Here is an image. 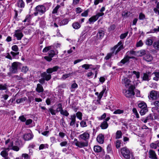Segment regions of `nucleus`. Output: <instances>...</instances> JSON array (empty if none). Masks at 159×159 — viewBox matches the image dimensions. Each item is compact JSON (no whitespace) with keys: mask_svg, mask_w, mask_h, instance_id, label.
<instances>
[{"mask_svg":"<svg viewBox=\"0 0 159 159\" xmlns=\"http://www.w3.org/2000/svg\"><path fill=\"white\" fill-rule=\"evenodd\" d=\"M119 47L116 50V54L119 52L121 50L123 49V44L122 43L121 41L119 42L118 44L115 45L114 47V49H116Z\"/></svg>","mask_w":159,"mask_h":159,"instance_id":"4468645a","label":"nucleus"},{"mask_svg":"<svg viewBox=\"0 0 159 159\" xmlns=\"http://www.w3.org/2000/svg\"><path fill=\"white\" fill-rule=\"evenodd\" d=\"M80 126L82 127H84L87 126L86 122L84 120H82L80 122Z\"/></svg>","mask_w":159,"mask_h":159,"instance_id":"de8ad7c7","label":"nucleus"},{"mask_svg":"<svg viewBox=\"0 0 159 159\" xmlns=\"http://www.w3.org/2000/svg\"><path fill=\"white\" fill-rule=\"evenodd\" d=\"M33 135L31 133L25 134L24 135L23 138L25 140L28 141L33 138Z\"/></svg>","mask_w":159,"mask_h":159,"instance_id":"aec40b11","label":"nucleus"},{"mask_svg":"<svg viewBox=\"0 0 159 159\" xmlns=\"http://www.w3.org/2000/svg\"><path fill=\"white\" fill-rule=\"evenodd\" d=\"M19 63L15 62L13 63L11 65V71L13 73H16L17 71V68Z\"/></svg>","mask_w":159,"mask_h":159,"instance_id":"9b49d317","label":"nucleus"},{"mask_svg":"<svg viewBox=\"0 0 159 159\" xmlns=\"http://www.w3.org/2000/svg\"><path fill=\"white\" fill-rule=\"evenodd\" d=\"M12 50L16 52H17L19 51V48L18 46L16 45H14L11 47Z\"/></svg>","mask_w":159,"mask_h":159,"instance_id":"79ce46f5","label":"nucleus"},{"mask_svg":"<svg viewBox=\"0 0 159 159\" xmlns=\"http://www.w3.org/2000/svg\"><path fill=\"white\" fill-rule=\"evenodd\" d=\"M35 11L36 12L34 13L35 16H36L39 13L42 15L46 11V8L43 5H38L35 7Z\"/></svg>","mask_w":159,"mask_h":159,"instance_id":"39448f33","label":"nucleus"},{"mask_svg":"<svg viewBox=\"0 0 159 159\" xmlns=\"http://www.w3.org/2000/svg\"><path fill=\"white\" fill-rule=\"evenodd\" d=\"M11 149L16 151H18L20 149V148L18 146L15 145L13 146Z\"/></svg>","mask_w":159,"mask_h":159,"instance_id":"8fccbe9b","label":"nucleus"},{"mask_svg":"<svg viewBox=\"0 0 159 159\" xmlns=\"http://www.w3.org/2000/svg\"><path fill=\"white\" fill-rule=\"evenodd\" d=\"M19 119L22 122H25L26 120V119L23 116H20Z\"/></svg>","mask_w":159,"mask_h":159,"instance_id":"774afa93","label":"nucleus"},{"mask_svg":"<svg viewBox=\"0 0 159 159\" xmlns=\"http://www.w3.org/2000/svg\"><path fill=\"white\" fill-rule=\"evenodd\" d=\"M124 111L123 110L118 109L115 111L113 113L114 114H120L123 113Z\"/></svg>","mask_w":159,"mask_h":159,"instance_id":"72a5a7b5","label":"nucleus"},{"mask_svg":"<svg viewBox=\"0 0 159 159\" xmlns=\"http://www.w3.org/2000/svg\"><path fill=\"white\" fill-rule=\"evenodd\" d=\"M22 157L24 158V159H30V156L26 153H23L22 154Z\"/></svg>","mask_w":159,"mask_h":159,"instance_id":"a18cd8bd","label":"nucleus"},{"mask_svg":"<svg viewBox=\"0 0 159 159\" xmlns=\"http://www.w3.org/2000/svg\"><path fill=\"white\" fill-rule=\"evenodd\" d=\"M122 133L121 131L118 130L116 134V138L118 139L121 138Z\"/></svg>","mask_w":159,"mask_h":159,"instance_id":"c85d7f7f","label":"nucleus"},{"mask_svg":"<svg viewBox=\"0 0 159 159\" xmlns=\"http://www.w3.org/2000/svg\"><path fill=\"white\" fill-rule=\"evenodd\" d=\"M48 54L49 56L50 57H53L55 55L54 51L53 50H50L48 53Z\"/></svg>","mask_w":159,"mask_h":159,"instance_id":"864d4df0","label":"nucleus"},{"mask_svg":"<svg viewBox=\"0 0 159 159\" xmlns=\"http://www.w3.org/2000/svg\"><path fill=\"white\" fill-rule=\"evenodd\" d=\"M7 88V85L6 84H0V90H5Z\"/></svg>","mask_w":159,"mask_h":159,"instance_id":"58836bf2","label":"nucleus"},{"mask_svg":"<svg viewBox=\"0 0 159 159\" xmlns=\"http://www.w3.org/2000/svg\"><path fill=\"white\" fill-rule=\"evenodd\" d=\"M121 142L120 140H118L116 143V146L117 148H119L120 147Z\"/></svg>","mask_w":159,"mask_h":159,"instance_id":"4d7b16f0","label":"nucleus"},{"mask_svg":"<svg viewBox=\"0 0 159 159\" xmlns=\"http://www.w3.org/2000/svg\"><path fill=\"white\" fill-rule=\"evenodd\" d=\"M103 0H94V4L95 5H98L100 3H102Z\"/></svg>","mask_w":159,"mask_h":159,"instance_id":"6e6d98bb","label":"nucleus"},{"mask_svg":"<svg viewBox=\"0 0 159 159\" xmlns=\"http://www.w3.org/2000/svg\"><path fill=\"white\" fill-rule=\"evenodd\" d=\"M60 111V113L61 115L66 116H68L69 115V113L66 110H64L62 109L60 110V111Z\"/></svg>","mask_w":159,"mask_h":159,"instance_id":"c756f323","label":"nucleus"},{"mask_svg":"<svg viewBox=\"0 0 159 159\" xmlns=\"http://www.w3.org/2000/svg\"><path fill=\"white\" fill-rule=\"evenodd\" d=\"M58 107L57 108V112H59L60 110L62 109V105L61 103H59L57 105Z\"/></svg>","mask_w":159,"mask_h":159,"instance_id":"bf43d9fd","label":"nucleus"},{"mask_svg":"<svg viewBox=\"0 0 159 159\" xmlns=\"http://www.w3.org/2000/svg\"><path fill=\"white\" fill-rule=\"evenodd\" d=\"M90 66V65L85 64L82 65V67L84 68L85 70H88Z\"/></svg>","mask_w":159,"mask_h":159,"instance_id":"680f3d73","label":"nucleus"},{"mask_svg":"<svg viewBox=\"0 0 159 159\" xmlns=\"http://www.w3.org/2000/svg\"><path fill=\"white\" fill-rule=\"evenodd\" d=\"M143 59L147 61L150 62L153 59V57L150 54L149 52H147L145 55L143 56Z\"/></svg>","mask_w":159,"mask_h":159,"instance_id":"2eb2a0df","label":"nucleus"},{"mask_svg":"<svg viewBox=\"0 0 159 159\" xmlns=\"http://www.w3.org/2000/svg\"><path fill=\"white\" fill-rule=\"evenodd\" d=\"M153 11L156 14L159 15V2L157 3L156 7L154 8Z\"/></svg>","mask_w":159,"mask_h":159,"instance_id":"cd10ccee","label":"nucleus"},{"mask_svg":"<svg viewBox=\"0 0 159 159\" xmlns=\"http://www.w3.org/2000/svg\"><path fill=\"white\" fill-rule=\"evenodd\" d=\"M69 22L68 20L67 19H65L61 20L60 23L61 25H64L67 24Z\"/></svg>","mask_w":159,"mask_h":159,"instance_id":"2f4dec72","label":"nucleus"},{"mask_svg":"<svg viewBox=\"0 0 159 159\" xmlns=\"http://www.w3.org/2000/svg\"><path fill=\"white\" fill-rule=\"evenodd\" d=\"M132 73V75H134L136 76L137 79H139L140 77V73L139 72H136L135 71H133Z\"/></svg>","mask_w":159,"mask_h":159,"instance_id":"4c0bfd02","label":"nucleus"},{"mask_svg":"<svg viewBox=\"0 0 159 159\" xmlns=\"http://www.w3.org/2000/svg\"><path fill=\"white\" fill-rule=\"evenodd\" d=\"M155 77L153 78V79L156 80H157L159 78V72H156L155 74Z\"/></svg>","mask_w":159,"mask_h":159,"instance_id":"69168bd1","label":"nucleus"},{"mask_svg":"<svg viewBox=\"0 0 159 159\" xmlns=\"http://www.w3.org/2000/svg\"><path fill=\"white\" fill-rule=\"evenodd\" d=\"M104 32L102 30H99L97 34V38L98 39H102L104 36Z\"/></svg>","mask_w":159,"mask_h":159,"instance_id":"412c9836","label":"nucleus"},{"mask_svg":"<svg viewBox=\"0 0 159 159\" xmlns=\"http://www.w3.org/2000/svg\"><path fill=\"white\" fill-rule=\"evenodd\" d=\"M157 142L155 143H152L150 145V147L152 148L156 149L157 148V144H156Z\"/></svg>","mask_w":159,"mask_h":159,"instance_id":"c03bdc74","label":"nucleus"},{"mask_svg":"<svg viewBox=\"0 0 159 159\" xmlns=\"http://www.w3.org/2000/svg\"><path fill=\"white\" fill-rule=\"evenodd\" d=\"M23 36L22 33L20 30H17L15 31L14 36L16 37L17 40H21Z\"/></svg>","mask_w":159,"mask_h":159,"instance_id":"f8f14e48","label":"nucleus"},{"mask_svg":"<svg viewBox=\"0 0 159 159\" xmlns=\"http://www.w3.org/2000/svg\"><path fill=\"white\" fill-rule=\"evenodd\" d=\"M72 26L74 29H78L81 26L80 24L78 22H75L73 23L72 24Z\"/></svg>","mask_w":159,"mask_h":159,"instance_id":"bb28decb","label":"nucleus"},{"mask_svg":"<svg viewBox=\"0 0 159 159\" xmlns=\"http://www.w3.org/2000/svg\"><path fill=\"white\" fill-rule=\"evenodd\" d=\"M108 125L107 122L106 121H103L101 124L100 127L102 129H106L108 127Z\"/></svg>","mask_w":159,"mask_h":159,"instance_id":"5701e85b","label":"nucleus"},{"mask_svg":"<svg viewBox=\"0 0 159 159\" xmlns=\"http://www.w3.org/2000/svg\"><path fill=\"white\" fill-rule=\"evenodd\" d=\"M105 91V89H104L101 92H100L98 96V100L97 101H99L102 97V96Z\"/></svg>","mask_w":159,"mask_h":159,"instance_id":"7c9ffc66","label":"nucleus"},{"mask_svg":"<svg viewBox=\"0 0 159 159\" xmlns=\"http://www.w3.org/2000/svg\"><path fill=\"white\" fill-rule=\"evenodd\" d=\"M131 90L125 89L123 90V93L125 95L127 98H132L134 97V92L133 91L134 87L133 85H131L130 86Z\"/></svg>","mask_w":159,"mask_h":159,"instance_id":"20e7f679","label":"nucleus"},{"mask_svg":"<svg viewBox=\"0 0 159 159\" xmlns=\"http://www.w3.org/2000/svg\"><path fill=\"white\" fill-rule=\"evenodd\" d=\"M2 151L0 153V155L5 158L8 157V152L9 151V148H2Z\"/></svg>","mask_w":159,"mask_h":159,"instance_id":"6e6552de","label":"nucleus"},{"mask_svg":"<svg viewBox=\"0 0 159 159\" xmlns=\"http://www.w3.org/2000/svg\"><path fill=\"white\" fill-rule=\"evenodd\" d=\"M128 32H127L125 33L121 34L120 36V38L121 39H123L125 38L127 35Z\"/></svg>","mask_w":159,"mask_h":159,"instance_id":"37998d69","label":"nucleus"},{"mask_svg":"<svg viewBox=\"0 0 159 159\" xmlns=\"http://www.w3.org/2000/svg\"><path fill=\"white\" fill-rule=\"evenodd\" d=\"M88 11L86 10L81 13V16H82L86 17L88 15Z\"/></svg>","mask_w":159,"mask_h":159,"instance_id":"0e129e2a","label":"nucleus"},{"mask_svg":"<svg viewBox=\"0 0 159 159\" xmlns=\"http://www.w3.org/2000/svg\"><path fill=\"white\" fill-rule=\"evenodd\" d=\"M36 90V91L39 93L42 92L43 91V86L39 84H37V87Z\"/></svg>","mask_w":159,"mask_h":159,"instance_id":"4be33fe9","label":"nucleus"},{"mask_svg":"<svg viewBox=\"0 0 159 159\" xmlns=\"http://www.w3.org/2000/svg\"><path fill=\"white\" fill-rule=\"evenodd\" d=\"M52 46H49L48 47H46L43 50V52H47L48 51L50 50Z\"/></svg>","mask_w":159,"mask_h":159,"instance_id":"3c124183","label":"nucleus"},{"mask_svg":"<svg viewBox=\"0 0 159 159\" xmlns=\"http://www.w3.org/2000/svg\"><path fill=\"white\" fill-rule=\"evenodd\" d=\"M102 148L99 146H95L94 147V150L97 152H99L102 151Z\"/></svg>","mask_w":159,"mask_h":159,"instance_id":"b1692460","label":"nucleus"},{"mask_svg":"<svg viewBox=\"0 0 159 159\" xmlns=\"http://www.w3.org/2000/svg\"><path fill=\"white\" fill-rule=\"evenodd\" d=\"M74 143L76 146L80 148L87 147L88 145V141H85V142L79 141L76 139H74Z\"/></svg>","mask_w":159,"mask_h":159,"instance_id":"0eeeda50","label":"nucleus"},{"mask_svg":"<svg viewBox=\"0 0 159 159\" xmlns=\"http://www.w3.org/2000/svg\"><path fill=\"white\" fill-rule=\"evenodd\" d=\"M60 68L57 66H54L52 68H49L47 70L46 72H44L42 73L41 76L45 80L48 81L51 78V75L50 74L57 71Z\"/></svg>","mask_w":159,"mask_h":159,"instance_id":"f257e3e1","label":"nucleus"},{"mask_svg":"<svg viewBox=\"0 0 159 159\" xmlns=\"http://www.w3.org/2000/svg\"><path fill=\"white\" fill-rule=\"evenodd\" d=\"M69 119L70 120L69 123V125L73 127H75V123H76V115L74 114L70 116Z\"/></svg>","mask_w":159,"mask_h":159,"instance_id":"9d476101","label":"nucleus"},{"mask_svg":"<svg viewBox=\"0 0 159 159\" xmlns=\"http://www.w3.org/2000/svg\"><path fill=\"white\" fill-rule=\"evenodd\" d=\"M152 39L151 38H148L146 41V44L148 46H150L152 45Z\"/></svg>","mask_w":159,"mask_h":159,"instance_id":"a878e982","label":"nucleus"},{"mask_svg":"<svg viewBox=\"0 0 159 159\" xmlns=\"http://www.w3.org/2000/svg\"><path fill=\"white\" fill-rule=\"evenodd\" d=\"M31 18V16L30 15H27L25 19L24 20L23 22H25L26 21L27 22H29Z\"/></svg>","mask_w":159,"mask_h":159,"instance_id":"603ef678","label":"nucleus"},{"mask_svg":"<svg viewBox=\"0 0 159 159\" xmlns=\"http://www.w3.org/2000/svg\"><path fill=\"white\" fill-rule=\"evenodd\" d=\"M17 5L18 7L23 8L24 7L25 3L22 0H19L17 2Z\"/></svg>","mask_w":159,"mask_h":159,"instance_id":"393cba45","label":"nucleus"},{"mask_svg":"<svg viewBox=\"0 0 159 159\" xmlns=\"http://www.w3.org/2000/svg\"><path fill=\"white\" fill-rule=\"evenodd\" d=\"M149 157L151 159H157V155L155 152L152 150H150L149 151Z\"/></svg>","mask_w":159,"mask_h":159,"instance_id":"f3484780","label":"nucleus"},{"mask_svg":"<svg viewBox=\"0 0 159 159\" xmlns=\"http://www.w3.org/2000/svg\"><path fill=\"white\" fill-rule=\"evenodd\" d=\"M143 45V43L141 40H139L137 43L136 46L137 47H141Z\"/></svg>","mask_w":159,"mask_h":159,"instance_id":"5fc2aeb1","label":"nucleus"},{"mask_svg":"<svg viewBox=\"0 0 159 159\" xmlns=\"http://www.w3.org/2000/svg\"><path fill=\"white\" fill-rule=\"evenodd\" d=\"M145 16L144 14L141 13L139 15V19L140 20H143L145 19Z\"/></svg>","mask_w":159,"mask_h":159,"instance_id":"49530a36","label":"nucleus"},{"mask_svg":"<svg viewBox=\"0 0 159 159\" xmlns=\"http://www.w3.org/2000/svg\"><path fill=\"white\" fill-rule=\"evenodd\" d=\"M76 116H77V118L80 120H81L82 119V113L80 112H78L76 114Z\"/></svg>","mask_w":159,"mask_h":159,"instance_id":"f704fd0d","label":"nucleus"},{"mask_svg":"<svg viewBox=\"0 0 159 159\" xmlns=\"http://www.w3.org/2000/svg\"><path fill=\"white\" fill-rule=\"evenodd\" d=\"M148 51H146L144 50H141L139 52V56H144L145 55H146L147 52Z\"/></svg>","mask_w":159,"mask_h":159,"instance_id":"e433bc0d","label":"nucleus"},{"mask_svg":"<svg viewBox=\"0 0 159 159\" xmlns=\"http://www.w3.org/2000/svg\"><path fill=\"white\" fill-rule=\"evenodd\" d=\"M48 145L47 144H41L39 147V150H42L45 148H48Z\"/></svg>","mask_w":159,"mask_h":159,"instance_id":"09e8293b","label":"nucleus"},{"mask_svg":"<svg viewBox=\"0 0 159 159\" xmlns=\"http://www.w3.org/2000/svg\"><path fill=\"white\" fill-rule=\"evenodd\" d=\"M150 96L152 100H156L159 97V92L155 90H152L150 92Z\"/></svg>","mask_w":159,"mask_h":159,"instance_id":"1a4fd4ad","label":"nucleus"},{"mask_svg":"<svg viewBox=\"0 0 159 159\" xmlns=\"http://www.w3.org/2000/svg\"><path fill=\"white\" fill-rule=\"evenodd\" d=\"M97 142L100 144H102L104 141V136L102 134H99L96 138Z\"/></svg>","mask_w":159,"mask_h":159,"instance_id":"a211bd4d","label":"nucleus"},{"mask_svg":"<svg viewBox=\"0 0 159 159\" xmlns=\"http://www.w3.org/2000/svg\"><path fill=\"white\" fill-rule=\"evenodd\" d=\"M131 81L129 80L127 78L125 77L122 80L121 83L122 84H124L125 86L127 88L130 87L131 85H130Z\"/></svg>","mask_w":159,"mask_h":159,"instance_id":"ddd939ff","label":"nucleus"},{"mask_svg":"<svg viewBox=\"0 0 159 159\" xmlns=\"http://www.w3.org/2000/svg\"><path fill=\"white\" fill-rule=\"evenodd\" d=\"M121 152L123 159H130L131 152L126 147H123L121 149Z\"/></svg>","mask_w":159,"mask_h":159,"instance_id":"7ed1b4c3","label":"nucleus"},{"mask_svg":"<svg viewBox=\"0 0 159 159\" xmlns=\"http://www.w3.org/2000/svg\"><path fill=\"white\" fill-rule=\"evenodd\" d=\"M132 58V57H129L128 56H126V57H125L124 58L122 59L120 62H119L118 64L119 66H121L122 65V64H124L126 62H128L129 61V59Z\"/></svg>","mask_w":159,"mask_h":159,"instance_id":"6ab92c4d","label":"nucleus"},{"mask_svg":"<svg viewBox=\"0 0 159 159\" xmlns=\"http://www.w3.org/2000/svg\"><path fill=\"white\" fill-rule=\"evenodd\" d=\"M48 111L50 112L52 115H55L57 112V110H54L52 108H50L48 109Z\"/></svg>","mask_w":159,"mask_h":159,"instance_id":"ea45409f","label":"nucleus"},{"mask_svg":"<svg viewBox=\"0 0 159 159\" xmlns=\"http://www.w3.org/2000/svg\"><path fill=\"white\" fill-rule=\"evenodd\" d=\"M153 46L156 49L159 50V40L154 43Z\"/></svg>","mask_w":159,"mask_h":159,"instance_id":"473e14b6","label":"nucleus"},{"mask_svg":"<svg viewBox=\"0 0 159 159\" xmlns=\"http://www.w3.org/2000/svg\"><path fill=\"white\" fill-rule=\"evenodd\" d=\"M8 148H9V150L11 149V148L13 146V143L12 141H11L8 144Z\"/></svg>","mask_w":159,"mask_h":159,"instance_id":"338daca9","label":"nucleus"},{"mask_svg":"<svg viewBox=\"0 0 159 159\" xmlns=\"http://www.w3.org/2000/svg\"><path fill=\"white\" fill-rule=\"evenodd\" d=\"M89 137V134L87 132H84L83 134L79 135V137L82 139L84 140L85 141H87Z\"/></svg>","mask_w":159,"mask_h":159,"instance_id":"dca6fc26","label":"nucleus"},{"mask_svg":"<svg viewBox=\"0 0 159 159\" xmlns=\"http://www.w3.org/2000/svg\"><path fill=\"white\" fill-rule=\"evenodd\" d=\"M113 53H110L107 54V55L105 57V59L107 60L109 59L113 56Z\"/></svg>","mask_w":159,"mask_h":159,"instance_id":"a19ab883","label":"nucleus"},{"mask_svg":"<svg viewBox=\"0 0 159 159\" xmlns=\"http://www.w3.org/2000/svg\"><path fill=\"white\" fill-rule=\"evenodd\" d=\"M50 141L52 144L57 142L56 138L54 137H52L50 138Z\"/></svg>","mask_w":159,"mask_h":159,"instance_id":"052dcab7","label":"nucleus"},{"mask_svg":"<svg viewBox=\"0 0 159 159\" xmlns=\"http://www.w3.org/2000/svg\"><path fill=\"white\" fill-rule=\"evenodd\" d=\"M60 7V5H57L53 10L52 11V13H53V14L57 13V12L58 9Z\"/></svg>","mask_w":159,"mask_h":159,"instance_id":"c9c22d12","label":"nucleus"},{"mask_svg":"<svg viewBox=\"0 0 159 159\" xmlns=\"http://www.w3.org/2000/svg\"><path fill=\"white\" fill-rule=\"evenodd\" d=\"M143 80H148V75L147 74H144L143 77Z\"/></svg>","mask_w":159,"mask_h":159,"instance_id":"e2e57ef3","label":"nucleus"},{"mask_svg":"<svg viewBox=\"0 0 159 159\" xmlns=\"http://www.w3.org/2000/svg\"><path fill=\"white\" fill-rule=\"evenodd\" d=\"M138 108L140 109V114L141 116L144 115L148 111V108L146 103L144 101H139L137 102Z\"/></svg>","mask_w":159,"mask_h":159,"instance_id":"f03ea898","label":"nucleus"},{"mask_svg":"<svg viewBox=\"0 0 159 159\" xmlns=\"http://www.w3.org/2000/svg\"><path fill=\"white\" fill-rule=\"evenodd\" d=\"M28 68L27 66H23L21 69L22 72L26 73L28 70Z\"/></svg>","mask_w":159,"mask_h":159,"instance_id":"13d9d810","label":"nucleus"},{"mask_svg":"<svg viewBox=\"0 0 159 159\" xmlns=\"http://www.w3.org/2000/svg\"><path fill=\"white\" fill-rule=\"evenodd\" d=\"M104 15V13H98L95 15L89 18V22L88 23L91 24L96 21L99 17L102 16Z\"/></svg>","mask_w":159,"mask_h":159,"instance_id":"423d86ee","label":"nucleus"}]
</instances>
